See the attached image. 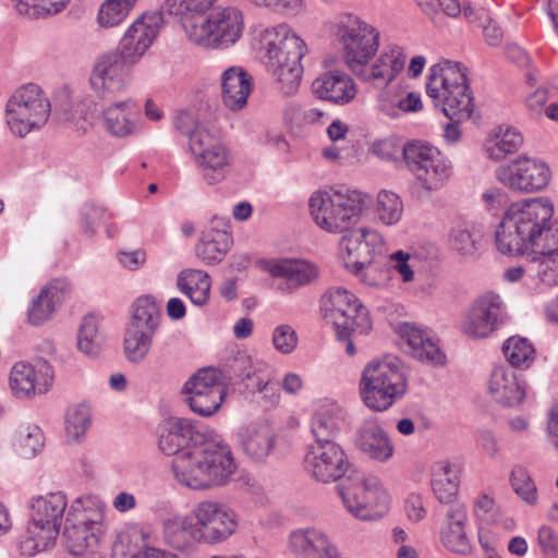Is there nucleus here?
I'll list each match as a JSON object with an SVG mask.
<instances>
[{"mask_svg": "<svg viewBox=\"0 0 558 558\" xmlns=\"http://www.w3.org/2000/svg\"><path fill=\"white\" fill-rule=\"evenodd\" d=\"M367 194L348 187L315 192L310 213L315 223L328 233L342 234L340 251L344 267L367 286L377 283L373 260L384 250V239L374 229L354 228L367 208Z\"/></svg>", "mask_w": 558, "mask_h": 558, "instance_id": "obj_1", "label": "nucleus"}, {"mask_svg": "<svg viewBox=\"0 0 558 558\" xmlns=\"http://www.w3.org/2000/svg\"><path fill=\"white\" fill-rule=\"evenodd\" d=\"M159 449L173 456L171 466L177 482L192 489L226 485L236 470L228 446L204 439L190 418H169L159 438Z\"/></svg>", "mask_w": 558, "mask_h": 558, "instance_id": "obj_2", "label": "nucleus"}, {"mask_svg": "<svg viewBox=\"0 0 558 558\" xmlns=\"http://www.w3.org/2000/svg\"><path fill=\"white\" fill-rule=\"evenodd\" d=\"M553 216L554 204L546 197L510 204L496 230L497 250L504 255L517 256L557 245L558 222Z\"/></svg>", "mask_w": 558, "mask_h": 558, "instance_id": "obj_3", "label": "nucleus"}, {"mask_svg": "<svg viewBox=\"0 0 558 558\" xmlns=\"http://www.w3.org/2000/svg\"><path fill=\"white\" fill-rule=\"evenodd\" d=\"M468 69L459 63L444 60L429 69L426 93L436 108L453 123L445 128L444 137L449 144L460 140L458 123L469 120L474 110L473 97L468 82Z\"/></svg>", "mask_w": 558, "mask_h": 558, "instance_id": "obj_4", "label": "nucleus"}, {"mask_svg": "<svg viewBox=\"0 0 558 558\" xmlns=\"http://www.w3.org/2000/svg\"><path fill=\"white\" fill-rule=\"evenodd\" d=\"M266 50V66L284 96L296 94L303 75L302 58L307 48L287 24L266 29L262 35Z\"/></svg>", "mask_w": 558, "mask_h": 558, "instance_id": "obj_5", "label": "nucleus"}, {"mask_svg": "<svg viewBox=\"0 0 558 558\" xmlns=\"http://www.w3.org/2000/svg\"><path fill=\"white\" fill-rule=\"evenodd\" d=\"M407 391V372L398 357L374 360L364 367L360 395L368 409L376 412L387 411L401 400Z\"/></svg>", "mask_w": 558, "mask_h": 558, "instance_id": "obj_6", "label": "nucleus"}, {"mask_svg": "<svg viewBox=\"0 0 558 558\" xmlns=\"http://www.w3.org/2000/svg\"><path fill=\"white\" fill-rule=\"evenodd\" d=\"M78 507H82V511L75 522L68 519L69 523L63 532L65 547L72 556H97L94 550L106 533V506L100 500L77 499L72 504L69 514L80 511Z\"/></svg>", "mask_w": 558, "mask_h": 558, "instance_id": "obj_7", "label": "nucleus"}, {"mask_svg": "<svg viewBox=\"0 0 558 558\" xmlns=\"http://www.w3.org/2000/svg\"><path fill=\"white\" fill-rule=\"evenodd\" d=\"M51 105L44 90L29 83L17 88L7 101L5 122L11 133L24 137L48 121Z\"/></svg>", "mask_w": 558, "mask_h": 558, "instance_id": "obj_8", "label": "nucleus"}, {"mask_svg": "<svg viewBox=\"0 0 558 558\" xmlns=\"http://www.w3.org/2000/svg\"><path fill=\"white\" fill-rule=\"evenodd\" d=\"M320 311L324 319L335 326L337 337L347 338L348 330L362 335L372 328L366 307L344 288H329L320 299Z\"/></svg>", "mask_w": 558, "mask_h": 558, "instance_id": "obj_9", "label": "nucleus"}, {"mask_svg": "<svg viewBox=\"0 0 558 558\" xmlns=\"http://www.w3.org/2000/svg\"><path fill=\"white\" fill-rule=\"evenodd\" d=\"M337 35L342 45L343 60L353 73L363 69L378 51L379 31L354 14L339 19Z\"/></svg>", "mask_w": 558, "mask_h": 558, "instance_id": "obj_10", "label": "nucleus"}, {"mask_svg": "<svg viewBox=\"0 0 558 558\" xmlns=\"http://www.w3.org/2000/svg\"><path fill=\"white\" fill-rule=\"evenodd\" d=\"M192 32L187 38L205 48L228 47L238 41L244 28L243 14L233 7L210 11L196 26H189Z\"/></svg>", "mask_w": 558, "mask_h": 558, "instance_id": "obj_11", "label": "nucleus"}, {"mask_svg": "<svg viewBox=\"0 0 558 558\" xmlns=\"http://www.w3.org/2000/svg\"><path fill=\"white\" fill-rule=\"evenodd\" d=\"M183 393L192 412L208 417L214 415L223 403L227 386L218 369L205 367L198 369L185 381Z\"/></svg>", "mask_w": 558, "mask_h": 558, "instance_id": "obj_12", "label": "nucleus"}, {"mask_svg": "<svg viewBox=\"0 0 558 558\" xmlns=\"http://www.w3.org/2000/svg\"><path fill=\"white\" fill-rule=\"evenodd\" d=\"M202 545H219L227 542L238 529L235 512L215 500H202L190 512Z\"/></svg>", "mask_w": 558, "mask_h": 558, "instance_id": "obj_13", "label": "nucleus"}, {"mask_svg": "<svg viewBox=\"0 0 558 558\" xmlns=\"http://www.w3.org/2000/svg\"><path fill=\"white\" fill-rule=\"evenodd\" d=\"M190 150L206 184H218L228 177L232 155L221 140L211 133L195 134Z\"/></svg>", "mask_w": 558, "mask_h": 558, "instance_id": "obj_14", "label": "nucleus"}, {"mask_svg": "<svg viewBox=\"0 0 558 558\" xmlns=\"http://www.w3.org/2000/svg\"><path fill=\"white\" fill-rule=\"evenodd\" d=\"M508 319L501 296L487 291L473 301L461 323V331L472 339H484L507 324Z\"/></svg>", "mask_w": 558, "mask_h": 558, "instance_id": "obj_15", "label": "nucleus"}, {"mask_svg": "<svg viewBox=\"0 0 558 558\" xmlns=\"http://www.w3.org/2000/svg\"><path fill=\"white\" fill-rule=\"evenodd\" d=\"M495 174L511 191L526 194L545 190L551 180V170L544 160L526 156L499 166Z\"/></svg>", "mask_w": 558, "mask_h": 558, "instance_id": "obj_16", "label": "nucleus"}, {"mask_svg": "<svg viewBox=\"0 0 558 558\" xmlns=\"http://www.w3.org/2000/svg\"><path fill=\"white\" fill-rule=\"evenodd\" d=\"M348 511L361 520L380 519L388 510L389 495L375 477L365 478L350 487H339Z\"/></svg>", "mask_w": 558, "mask_h": 558, "instance_id": "obj_17", "label": "nucleus"}, {"mask_svg": "<svg viewBox=\"0 0 558 558\" xmlns=\"http://www.w3.org/2000/svg\"><path fill=\"white\" fill-rule=\"evenodd\" d=\"M132 66L116 51L101 54L95 61L89 76L92 90L100 99H113L126 89Z\"/></svg>", "mask_w": 558, "mask_h": 558, "instance_id": "obj_18", "label": "nucleus"}, {"mask_svg": "<svg viewBox=\"0 0 558 558\" xmlns=\"http://www.w3.org/2000/svg\"><path fill=\"white\" fill-rule=\"evenodd\" d=\"M163 25L160 11L141 14L124 32L116 52L135 65L146 54Z\"/></svg>", "mask_w": 558, "mask_h": 558, "instance_id": "obj_19", "label": "nucleus"}, {"mask_svg": "<svg viewBox=\"0 0 558 558\" xmlns=\"http://www.w3.org/2000/svg\"><path fill=\"white\" fill-rule=\"evenodd\" d=\"M306 472L317 482H336L344 476L349 461L344 450L335 441L314 442L304 458Z\"/></svg>", "mask_w": 558, "mask_h": 558, "instance_id": "obj_20", "label": "nucleus"}, {"mask_svg": "<svg viewBox=\"0 0 558 558\" xmlns=\"http://www.w3.org/2000/svg\"><path fill=\"white\" fill-rule=\"evenodd\" d=\"M53 381L51 365L39 360L36 364L17 362L10 372L9 384L17 398H31L36 393H46Z\"/></svg>", "mask_w": 558, "mask_h": 558, "instance_id": "obj_21", "label": "nucleus"}, {"mask_svg": "<svg viewBox=\"0 0 558 558\" xmlns=\"http://www.w3.org/2000/svg\"><path fill=\"white\" fill-rule=\"evenodd\" d=\"M407 56L398 45L386 46L373 63H365L354 75L363 82L387 86L403 71Z\"/></svg>", "mask_w": 558, "mask_h": 558, "instance_id": "obj_22", "label": "nucleus"}, {"mask_svg": "<svg viewBox=\"0 0 558 558\" xmlns=\"http://www.w3.org/2000/svg\"><path fill=\"white\" fill-rule=\"evenodd\" d=\"M355 445L369 459L386 463L395 454V445L378 418L368 417L356 432Z\"/></svg>", "mask_w": 558, "mask_h": 558, "instance_id": "obj_23", "label": "nucleus"}, {"mask_svg": "<svg viewBox=\"0 0 558 558\" xmlns=\"http://www.w3.org/2000/svg\"><path fill=\"white\" fill-rule=\"evenodd\" d=\"M141 108L137 102L128 98L116 101L102 110V121L106 131L116 137H126L141 129Z\"/></svg>", "mask_w": 558, "mask_h": 558, "instance_id": "obj_24", "label": "nucleus"}, {"mask_svg": "<svg viewBox=\"0 0 558 558\" xmlns=\"http://www.w3.org/2000/svg\"><path fill=\"white\" fill-rule=\"evenodd\" d=\"M466 523L468 511L464 504H451L447 507L439 536L441 544L454 554L468 555L471 551Z\"/></svg>", "mask_w": 558, "mask_h": 558, "instance_id": "obj_25", "label": "nucleus"}, {"mask_svg": "<svg viewBox=\"0 0 558 558\" xmlns=\"http://www.w3.org/2000/svg\"><path fill=\"white\" fill-rule=\"evenodd\" d=\"M289 547L299 558H340L337 546L315 527L293 531L289 537Z\"/></svg>", "mask_w": 558, "mask_h": 558, "instance_id": "obj_26", "label": "nucleus"}, {"mask_svg": "<svg viewBox=\"0 0 558 558\" xmlns=\"http://www.w3.org/2000/svg\"><path fill=\"white\" fill-rule=\"evenodd\" d=\"M269 272L274 278H281L284 283L279 289L284 293L310 286L319 277L318 267L305 259H281L272 264Z\"/></svg>", "mask_w": 558, "mask_h": 558, "instance_id": "obj_27", "label": "nucleus"}, {"mask_svg": "<svg viewBox=\"0 0 558 558\" xmlns=\"http://www.w3.org/2000/svg\"><path fill=\"white\" fill-rule=\"evenodd\" d=\"M243 452L253 461L264 462L276 446V434L268 423H254L238 430Z\"/></svg>", "mask_w": 558, "mask_h": 558, "instance_id": "obj_28", "label": "nucleus"}, {"mask_svg": "<svg viewBox=\"0 0 558 558\" xmlns=\"http://www.w3.org/2000/svg\"><path fill=\"white\" fill-rule=\"evenodd\" d=\"M312 89L319 99L336 105L349 104L356 95L353 80L339 70H329L320 74L314 80Z\"/></svg>", "mask_w": 558, "mask_h": 558, "instance_id": "obj_29", "label": "nucleus"}, {"mask_svg": "<svg viewBox=\"0 0 558 558\" xmlns=\"http://www.w3.org/2000/svg\"><path fill=\"white\" fill-rule=\"evenodd\" d=\"M253 90V77L242 66H230L221 74V99L231 111L238 112L247 105Z\"/></svg>", "mask_w": 558, "mask_h": 558, "instance_id": "obj_30", "label": "nucleus"}, {"mask_svg": "<svg viewBox=\"0 0 558 558\" xmlns=\"http://www.w3.org/2000/svg\"><path fill=\"white\" fill-rule=\"evenodd\" d=\"M400 335L414 359L435 366L445 364L446 357L429 331L405 323L400 326Z\"/></svg>", "mask_w": 558, "mask_h": 558, "instance_id": "obj_31", "label": "nucleus"}, {"mask_svg": "<svg viewBox=\"0 0 558 558\" xmlns=\"http://www.w3.org/2000/svg\"><path fill=\"white\" fill-rule=\"evenodd\" d=\"M400 335L414 359L435 366L445 364L446 357L429 331L405 323L400 326Z\"/></svg>", "mask_w": 558, "mask_h": 558, "instance_id": "obj_32", "label": "nucleus"}, {"mask_svg": "<svg viewBox=\"0 0 558 558\" xmlns=\"http://www.w3.org/2000/svg\"><path fill=\"white\" fill-rule=\"evenodd\" d=\"M59 534V529L28 518L19 537V550L26 557L50 553L57 546Z\"/></svg>", "mask_w": 558, "mask_h": 558, "instance_id": "obj_33", "label": "nucleus"}, {"mask_svg": "<svg viewBox=\"0 0 558 558\" xmlns=\"http://www.w3.org/2000/svg\"><path fill=\"white\" fill-rule=\"evenodd\" d=\"M463 468L460 463L441 460L434 464L432 469L430 486L435 498L442 505L450 507L457 501L460 478Z\"/></svg>", "mask_w": 558, "mask_h": 558, "instance_id": "obj_34", "label": "nucleus"}, {"mask_svg": "<svg viewBox=\"0 0 558 558\" xmlns=\"http://www.w3.org/2000/svg\"><path fill=\"white\" fill-rule=\"evenodd\" d=\"M70 292V283L65 279H53L46 284L39 295L33 300L28 312V322L40 326L51 318L56 308L61 305Z\"/></svg>", "mask_w": 558, "mask_h": 558, "instance_id": "obj_35", "label": "nucleus"}, {"mask_svg": "<svg viewBox=\"0 0 558 558\" xmlns=\"http://www.w3.org/2000/svg\"><path fill=\"white\" fill-rule=\"evenodd\" d=\"M345 423V411L336 402H320L311 420L315 442L335 441Z\"/></svg>", "mask_w": 558, "mask_h": 558, "instance_id": "obj_36", "label": "nucleus"}, {"mask_svg": "<svg viewBox=\"0 0 558 558\" xmlns=\"http://www.w3.org/2000/svg\"><path fill=\"white\" fill-rule=\"evenodd\" d=\"M488 390L495 401L507 407L518 405L525 397L524 385L507 366H497L493 369Z\"/></svg>", "mask_w": 558, "mask_h": 558, "instance_id": "obj_37", "label": "nucleus"}, {"mask_svg": "<svg viewBox=\"0 0 558 558\" xmlns=\"http://www.w3.org/2000/svg\"><path fill=\"white\" fill-rule=\"evenodd\" d=\"M66 508L68 498L62 492L38 495L31 499L28 518L60 530Z\"/></svg>", "mask_w": 558, "mask_h": 558, "instance_id": "obj_38", "label": "nucleus"}, {"mask_svg": "<svg viewBox=\"0 0 558 558\" xmlns=\"http://www.w3.org/2000/svg\"><path fill=\"white\" fill-rule=\"evenodd\" d=\"M217 1L218 0H165L160 12L177 17L185 35H187L192 32L189 26L199 24Z\"/></svg>", "mask_w": 558, "mask_h": 558, "instance_id": "obj_39", "label": "nucleus"}, {"mask_svg": "<svg viewBox=\"0 0 558 558\" xmlns=\"http://www.w3.org/2000/svg\"><path fill=\"white\" fill-rule=\"evenodd\" d=\"M526 277L546 287L558 286V244L545 250H531Z\"/></svg>", "mask_w": 558, "mask_h": 558, "instance_id": "obj_40", "label": "nucleus"}, {"mask_svg": "<svg viewBox=\"0 0 558 558\" xmlns=\"http://www.w3.org/2000/svg\"><path fill=\"white\" fill-rule=\"evenodd\" d=\"M379 110L390 118H399L409 112H417L423 108L421 96L415 92H407L398 86L388 87L378 94Z\"/></svg>", "mask_w": 558, "mask_h": 558, "instance_id": "obj_41", "label": "nucleus"}, {"mask_svg": "<svg viewBox=\"0 0 558 558\" xmlns=\"http://www.w3.org/2000/svg\"><path fill=\"white\" fill-rule=\"evenodd\" d=\"M233 243L231 234L225 229L210 227L204 231L196 245V255L207 265L220 263Z\"/></svg>", "mask_w": 558, "mask_h": 558, "instance_id": "obj_42", "label": "nucleus"}, {"mask_svg": "<svg viewBox=\"0 0 558 558\" xmlns=\"http://www.w3.org/2000/svg\"><path fill=\"white\" fill-rule=\"evenodd\" d=\"M167 543L179 551H192L201 544V537L191 514L170 521L165 527Z\"/></svg>", "mask_w": 558, "mask_h": 558, "instance_id": "obj_43", "label": "nucleus"}, {"mask_svg": "<svg viewBox=\"0 0 558 558\" xmlns=\"http://www.w3.org/2000/svg\"><path fill=\"white\" fill-rule=\"evenodd\" d=\"M210 283L209 275L198 269H184L177 280L178 289L198 306L208 302Z\"/></svg>", "mask_w": 558, "mask_h": 558, "instance_id": "obj_44", "label": "nucleus"}, {"mask_svg": "<svg viewBox=\"0 0 558 558\" xmlns=\"http://www.w3.org/2000/svg\"><path fill=\"white\" fill-rule=\"evenodd\" d=\"M428 161L421 167V171L415 174L421 186L427 191L440 189L451 175L452 166L440 151H432Z\"/></svg>", "mask_w": 558, "mask_h": 558, "instance_id": "obj_45", "label": "nucleus"}, {"mask_svg": "<svg viewBox=\"0 0 558 558\" xmlns=\"http://www.w3.org/2000/svg\"><path fill=\"white\" fill-rule=\"evenodd\" d=\"M523 144L519 131L510 126H498L485 144V150L493 160L504 159L507 155L515 153Z\"/></svg>", "mask_w": 558, "mask_h": 558, "instance_id": "obj_46", "label": "nucleus"}, {"mask_svg": "<svg viewBox=\"0 0 558 558\" xmlns=\"http://www.w3.org/2000/svg\"><path fill=\"white\" fill-rule=\"evenodd\" d=\"M161 317L159 303L149 295L140 296L134 304L130 327L156 333Z\"/></svg>", "mask_w": 558, "mask_h": 558, "instance_id": "obj_47", "label": "nucleus"}, {"mask_svg": "<svg viewBox=\"0 0 558 558\" xmlns=\"http://www.w3.org/2000/svg\"><path fill=\"white\" fill-rule=\"evenodd\" d=\"M154 337V332L129 326L123 341L124 354L128 361L135 364L143 362L150 351Z\"/></svg>", "mask_w": 558, "mask_h": 558, "instance_id": "obj_48", "label": "nucleus"}, {"mask_svg": "<svg viewBox=\"0 0 558 558\" xmlns=\"http://www.w3.org/2000/svg\"><path fill=\"white\" fill-rule=\"evenodd\" d=\"M502 351L512 367L529 368L535 357L533 344L526 338L519 336L507 339Z\"/></svg>", "mask_w": 558, "mask_h": 558, "instance_id": "obj_49", "label": "nucleus"}, {"mask_svg": "<svg viewBox=\"0 0 558 558\" xmlns=\"http://www.w3.org/2000/svg\"><path fill=\"white\" fill-rule=\"evenodd\" d=\"M92 425V411L86 404L69 408L65 416V433L69 440L80 442Z\"/></svg>", "mask_w": 558, "mask_h": 558, "instance_id": "obj_50", "label": "nucleus"}, {"mask_svg": "<svg viewBox=\"0 0 558 558\" xmlns=\"http://www.w3.org/2000/svg\"><path fill=\"white\" fill-rule=\"evenodd\" d=\"M44 445V434L36 425L23 427L16 434L15 448L22 458H34L39 451H41Z\"/></svg>", "mask_w": 558, "mask_h": 558, "instance_id": "obj_51", "label": "nucleus"}, {"mask_svg": "<svg viewBox=\"0 0 558 558\" xmlns=\"http://www.w3.org/2000/svg\"><path fill=\"white\" fill-rule=\"evenodd\" d=\"M376 213L383 223L396 225L402 217V201L393 192L381 191L377 195Z\"/></svg>", "mask_w": 558, "mask_h": 558, "instance_id": "obj_52", "label": "nucleus"}, {"mask_svg": "<svg viewBox=\"0 0 558 558\" xmlns=\"http://www.w3.org/2000/svg\"><path fill=\"white\" fill-rule=\"evenodd\" d=\"M437 149L426 143L412 141L403 146V161L407 169L415 177L421 171V167L428 161Z\"/></svg>", "mask_w": 558, "mask_h": 558, "instance_id": "obj_53", "label": "nucleus"}, {"mask_svg": "<svg viewBox=\"0 0 558 558\" xmlns=\"http://www.w3.org/2000/svg\"><path fill=\"white\" fill-rule=\"evenodd\" d=\"M110 217L111 215L104 206L94 202L84 203L80 209V225L83 233L93 238L96 234V227L106 222Z\"/></svg>", "mask_w": 558, "mask_h": 558, "instance_id": "obj_54", "label": "nucleus"}, {"mask_svg": "<svg viewBox=\"0 0 558 558\" xmlns=\"http://www.w3.org/2000/svg\"><path fill=\"white\" fill-rule=\"evenodd\" d=\"M98 324L94 316L83 318L78 333L77 348L86 355H94L99 350Z\"/></svg>", "mask_w": 558, "mask_h": 558, "instance_id": "obj_55", "label": "nucleus"}, {"mask_svg": "<svg viewBox=\"0 0 558 558\" xmlns=\"http://www.w3.org/2000/svg\"><path fill=\"white\" fill-rule=\"evenodd\" d=\"M231 369L242 380H248L247 384H254L258 376L268 374V366L260 361H253L246 354H239L233 359Z\"/></svg>", "mask_w": 558, "mask_h": 558, "instance_id": "obj_56", "label": "nucleus"}, {"mask_svg": "<svg viewBox=\"0 0 558 558\" xmlns=\"http://www.w3.org/2000/svg\"><path fill=\"white\" fill-rule=\"evenodd\" d=\"M511 486L514 493L530 506H535L538 500L537 488L526 470L519 468L511 473Z\"/></svg>", "mask_w": 558, "mask_h": 558, "instance_id": "obj_57", "label": "nucleus"}, {"mask_svg": "<svg viewBox=\"0 0 558 558\" xmlns=\"http://www.w3.org/2000/svg\"><path fill=\"white\" fill-rule=\"evenodd\" d=\"M132 9L113 0H105L99 8L97 21L101 27H116L128 17Z\"/></svg>", "mask_w": 558, "mask_h": 558, "instance_id": "obj_58", "label": "nucleus"}, {"mask_svg": "<svg viewBox=\"0 0 558 558\" xmlns=\"http://www.w3.org/2000/svg\"><path fill=\"white\" fill-rule=\"evenodd\" d=\"M15 9L23 15H36L40 11L56 14L64 9L70 0H14Z\"/></svg>", "mask_w": 558, "mask_h": 558, "instance_id": "obj_59", "label": "nucleus"}, {"mask_svg": "<svg viewBox=\"0 0 558 558\" xmlns=\"http://www.w3.org/2000/svg\"><path fill=\"white\" fill-rule=\"evenodd\" d=\"M450 245L459 254L469 257L476 255L478 251L477 239L469 229L462 226H458L451 230Z\"/></svg>", "mask_w": 558, "mask_h": 558, "instance_id": "obj_60", "label": "nucleus"}, {"mask_svg": "<svg viewBox=\"0 0 558 558\" xmlns=\"http://www.w3.org/2000/svg\"><path fill=\"white\" fill-rule=\"evenodd\" d=\"M272 343L278 352L282 354H290L298 345L296 331L291 325H279L274 329Z\"/></svg>", "mask_w": 558, "mask_h": 558, "instance_id": "obj_61", "label": "nucleus"}, {"mask_svg": "<svg viewBox=\"0 0 558 558\" xmlns=\"http://www.w3.org/2000/svg\"><path fill=\"white\" fill-rule=\"evenodd\" d=\"M252 392H259L268 407H274L279 402L278 384L270 380V375L262 374L254 384H246Z\"/></svg>", "mask_w": 558, "mask_h": 558, "instance_id": "obj_62", "label": "nucleus"}, {"mask_svg": "<svg viewBox=\"0 0 558 558\" xmlns=\"http://www.w3.org/2000/svg\"><path fill=\"white\" fill-rule=\"evenodd\" d=\"M403 146L397 138H384L373 144V153L385 161H398L403 158Z\"/></svg>", "mask_w": 558, "mask_h": 558, "instance_id": "obj_63", "label": "nucleus"}, {"mask_svg": "<svg viewBox=\"0 0 558 558\" xmlns=\"http://www.w3.org/2000/svg\"><path fill=\"white\" fill-rule=\"evenodd\" d=\"M174 126L183 135L189 136V146L195 134L209 133L205 128L199 125L196 116L191 111L179 112L174 119Z\"/></svg>", "mask_w": 558, "mask_h": 558, "instance_id": "obj_64", "label": "nucleus"}]
</instances>
